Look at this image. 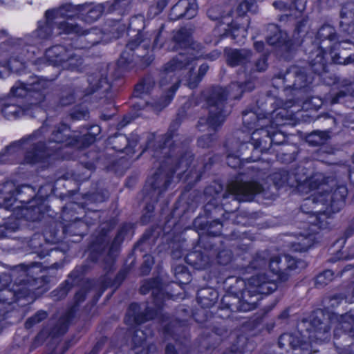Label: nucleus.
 <instances>
[{
    "label": "nucleus",
    "mask_w": 354,
    "mask_h": 354,
    "mask_svg": "<svg viewBox=\"0 0 354 354\" xmlns=\"http://www.w3.org/2000/svg\"><path fill=\"white\" fill-rule=\"evenodd\" d=\"M305 0H279L273 2V6L280 11L302 13L306 9Z\"/></svg>",
    "instance_id": "3c124183"
},
{
    "label": "nucleus",
    "mask_w": 354,
    "mask_h": 354,
    "mask_svg": "<svg viewBox=\"0 0 354 354\" xmlns=\"http://www.w3.org/2000/svg\"><path fill=\"white\" fill-rule=\"evenodd\" d=\"M106 13L111 14L118 12L121 15H124L131 9V0H113L106 1Z\"/></svg>",
    "instance_id": "4d7b16f0"
},
{
    "label": "nucleus",
    "mask_w": 354,
    "mask_h": 354,
    "mask_svg": "<svg viewBox=\"0 0 354 354\" xmlns=\"http://www.w3.org/2000/svg\"><path fill=\"white\" fill-rule=\"evenodd\" d=\"M278 346L292 354H312V345L299 334L283 333L278 338Z\"/></svg>",
    "instance_id": "a878e982"
},
{
    "label": "nucleus",
    "mask_w": 354,
    "mask_h": 354,
    "mask_svg": "<svg viewBox=\"0 0 354 354\" xmlns=\"http://www.w3.org/2000/svg\"><path fill=\"white\" fill-rule=\"evenodd\" d=\"M136 265V259L131 261L128 265H124L113 279L115 284V290L121 286L125 279L128 277Z\"/></svg>",
    "instance_id": "680f3d73"
},
{
    "label": "nucleus",
    "mask_w": 354,
    "mask_h": 354,
    "mask_svg": "<svg viewBox=\"0 0 354 354\" xmlns=\"http://www.w3.org/2000/svg\"><path fill=\"white\" fill-rule=\"evenodd\" d=\"M136 224L130 221L122 222L118 228L113 239L109 243V255L114 252H120L122 245L129 234L134 235Z\"/></svg>",
    "instance_id": "2f4dec72"
},
{
    "label": "nucleus",
    "mask_w": 354,
    "mask_h": 354,
    "mask_svg": "<svg viewBox=\"0 0 354 354\" xmlns=\"http://www.w3.org/2000/svg\"><path fill=\"white\" fill-rule=\"evenodd\" d=\"M196 59V57L192 53H179L163 65L162 71L167 75L182 71L187 68Z\"/></svg>",
    "instance_id": "72a5a7b5"
},
{
    "label": "nucleus",
    "mask_w": 354,
    "mask_h": 354,
    "mask_svg": "<svg viewBox=\"0 0 354 354\" xmlns=\"http://www.w3.org/2000/svg\"><path fill=\"white\" fill-rule=\"evenodd\" d=\"M78 132L82 135H72L71 125L60 122L54 125L50 136L45 141L48 145L56 144L62 151L63 149L82 150L95 142L101 133V127L95 124L82 125L78 128Z\"/></svg>",
    "instance_id": "1a4fd4ad"
},
{
    "label": "nucleus",
    "mask_w": 354,
    "mask_h": 354,
    "mask_svg": "<svg viewBox=\"0 0 354 354\" xmlns=\"http://www.w3.org/2000/svg\"><path fill=\"white\" fill-rule=\"evenodd\" d=\"M60 226L61 223L56 218H49L45 221L42 232H35L30 238L28 245L39 259H43L49 256L54 250L49 248L50 245L59 242Z\"/></svg>",
    "instance_id": "dca6fc26"
},
{
    "label": "nucleus",
    "mask_w": 354,
    "mask_h": 354,
    "mask_svg": "<svg viewBox=\"0 0 354 354\" xmlns=\"http://www.w3.org/2000/svg\"><path fill=\"white\" fill-rule=\"evenodd\" d=\"M69 327V324L59 318L57 322L48 329V333L53 338L59 337L68 332Z\"/></svg>",
    "instance_id": "338daca9"
},
{
    "label": "nucleus",
    "mask_w": 354,
    "mask_h": 354,
    "mask_svg": "<svg viewBox=\"0 0 354 354\" xmlns=\"http://www.w3.org/2000/svg\"><path fill=\"white\" fill-rule=\"evenodd\" d=\"M277 276L272 277L266 273H258L252 275L247 280L244 279V284H235L229 295L222 297L216 317L223 322L234 318V312H248L256 309L259 301L274 292L278 288Z\"/></svg>",
    "instance_id": "423d86ee"
},
{
    "label": "nucleus",
    "mask_w": 354,
    "mask_h": 354,
    "mask_svg": "<svg viewBox=\"0 0 354 354\" xmlns=\"http://www.w3.org/2000/svg\"><path fill=\"white\" fill-rule=\"evenodd\" d=\"M145 20L142 15H138L130 18L127 32H136V35L127 42L125 49L121 53L116 62L115 74L118 77L131 70H144L149 67L154 60V55L149 52L160 50L165 44V39L162 36L165 26L153 30L149 36H145Z\"/></svg>",
    "instance_id": "20e7f679"
},
{
    "label": "nucleus",
    "mask_w": 354,
    "mask_h": 354,
    "mask_svg": "<svg viewBox=\"0 0 354 354\" xmlns=\"http://www.w3.org/2000/svg\"><path fill=\"white\" fill-rule=\"evenodd\" d=\"M354 234V216L349 221L348 225L344 232L342 237L339 238L334 243V246L339 247L335 256L328 259L329 262L334 263L342 259H348L350 256L354 257V244L349 248L348 254H344L342 250L346 240Z\"/></svg>",
    "instance_id": "f704fd0d"
},
{
    "label": "nucleus",
    "mask_w": 354,
    "mask_h": 354,
    "mask_svg": "<svg viewBox=\"0 0 354 354\" xmlns=\"http://www.w3.org/2000/svg\"><path fill=\"white\" fill-rule=\"evenodd\" d=\"M211 206V203L205 204L203 207L204 214H200L192 223L193 227L198 234L196 247L204 250H214L217 243L215 239L221 240L226 235L222 233L223 222L219 218L212 220Z\"/></svg>",
    "instance_id": "ddd939ff"
},
{
    "label": "nucleus",
    "mask_w": 354,
    "mask_h": 354,
    "mask_svg": "<svg viewBox=\"0 0 354 354\" xmlns=\"http://www.w3.org/2000/svg\"><path fill=\"white\" fill-rule=\"evenodd\" d=\"M50 337L48 329L46 327L42 328L32 339L30 345L29 351L30 352L35 350L37 348L42 346L48 337Z\"/></svg>",
    "instance_id": "774afa93"
},
{
    "label": "nucleus",
    "mask_w": 354,
    "mask_h": 354,
    "mask_svg": "<svg viewBox=\"0 0 354 354\" xmlns=\"http://www.w3.org/2000/svg\"><path fill=\"white\" fill-rule=\"evenodd\" d=\"M205 281L207 285L199 288L196 292L197 303L203 309L210 308L217 302L219 297L217 288H223L222 284L214 286Z\"/></svg>",
    "instance_id": "7c9ffc66"
},
{
    "label": "nucleus",
    "mask_w": 354,
    "mask_h": 354,
    "mask_svg": "<svg viewBox=\"0 0 354 354\" xmlns=\"http://www.w3.org/2000/svg\"><path fill=\"white\" fill-rule=\"evenodd\" d=\"M86 8L82 13V19L86 23L91 24L98 20L104 12L106 13V2L95 6L92 3H84Z\"/></svg>",
    "instance_id": "49530a36"
},
{
    "label": "nucleus",
    "mask_w": 354,
    "mask_h": 354,
    "mask_svg": "<svg viewBox=\"0 0 354 354\" xmlns=\"http://www.w3.org/2000/svg\"><path fill=\"white\" fill-rule=\"evenodd\" d=\"M267 30L270 32L266 37L267 44L275 50L283 54H290L295 50L296 44L294 39L290 38L286 31L275 24H270Z\"/></svg>",
    "instance_id": "412c9836"
},
{
    "label": "nucleus",
    "mask_w": 354,
    "mask_h": 354,
    "mask_svg": "<svg viewBox=\"0 0 354 354\" xmlns=\"http://www.w3.org/2000/svg\"><path fill=\"white\" fill-rule=\"evenodd\" d=\"M316 57L309 61L311 71L318 76L328 71V64L347 65L354 62V41L338 38L328 48L319 46Z\"/></svg>",
    "instance_id": "9b49d317"
},
{
    "label": "nucleus",
    "mask_w": 354,
    "mask_h": 354,
    "mask_svg": "<svg viewBox=\"0 0 354 354\" xmlns=\"http://www.w3.org/2000/svg\"><path fill=\"white\" fill-rule=\"evenodd\" d=\"M329 138V131L315 130L307 134L306 141L310 146L319 147L324 144Z\"/></svg>",
    "instance_id": "bf43d9fd"
},
{
    "label": "nucleus",
    "mask_w": 354,
    "mask_h": 354,
    "mask_svg": "<svg viewBox=\"0 0 354 354\" xmlns=\"http://www.w3.org/2000/svg\"><path fill=\"white\" fill-rule=\"evenodd\" d=\"M338 38V34L336 32L335 27L328 24H324L317 30L315 40L317 41L315 48L311 50L308 57L309 61L316 57V50L319 46H322V43L328 40L332 44Z\"/></svg>",
    "instance_id": "4c0bfd02"
},
{
    "label": "nucleus",
    "mask_w": 354,
    "mask_h": 354,
    "mask_svg": "<svg viewBox=\"0 0 354 354\" xmlns=\"http://www.w3.org/2000/svg\"><path fill=\"white\" fill-rule=\"evenodd\" d=\"M227 65L230 67L245 65L250 62L252 53L249 50L229 48L225 50Z\"/></svg>",
    "instance_id": "58836bf2"
},
{
    "label": "nucleus",
    "mask_w": 354,
    "mask_h": 354,
    "mask_svg": "<svg viewBox=\"0 0 354 354\" xmlns=\"http://www.w3.org/2000/svg\"><path fill=\"white\" fill-rule=\"evenodd\" d=\"M73 209L75 207H63L62 214L59 216V218H62V220L57 219L61 223L60 229L62 230L64 238L77 236L82 239L88 234L90 227L82 218L71 215V218L68 221L66 218Z\"/></svg>",
    "instance_id": "5701e85b"
},
{
    "label": "nucleus",
    "mask_w": 354,
    "mask_h": 354,
    "mask_svg": "<svg viewBox=\"0 0 354 354\" xmlns=\"http://www.w3.org/2000/svg\"><path fill=\"white\" fill-rule=\"evenodd\" d=\"M86 7V4L74 5L71 2L64 3L59 8L60 16L68 20L73 19L77 15H80L85 10Z\"/></svg>",
    "instance_id": "864d4df0"
},
{
    "label": "nucleus",
    "mask_w": 354,
    "mask_h": 354,
    "mask_svg": "<svg viewBox=\"0 0 354 354\" xmlns=\"http://www.w3.org/2000/svg\"><path fill=\"white\" fill-rule=\"evenodd\" d=\"M71 205L72 207L77 206L83 209L84 214L82 218L89 227L95 225L101 217V212L100 210L88 209L86 203H73Z\"/></svg>",
    "instance_id": "6e6d98bb"
},
{
    "label": "nucleus",
    "mask_w": 354,
    "mask_h": 354,
    "mask_svg": "<svg viewBox=\"0 0 354 354\" xmlns=\"http://www.w3.org/2000/svg\"><path fill=\"white\" fill-rule=\"evenodd\" d=\"M272 257L269 258L267 251H258L247 266H238L236 270L239 274L245 275L254 271L269 269V263Z\"/></svg>",
    "instance_id": "473e14b6"
},
{
    "label": "nucleus",
    "mask_w": 354,
    "mask_h": 354,
    "mask_svg": "<svg viewBox=\"0 0 354 354\" xmlns=\"http://www.w3.org/2000/svg\"><path fill=\"white\" fill-rule=\"evenodd\" d=\"M1 113L3 118L8 120H15L23 116L32 118L31 107L27 108L25 104L18 105L15 103H5L2 105Z\"/></svg>",
    "instance_id": "ea45409f"
},
{
    "label": "nucleus",
    "mask_w": 354,
    "mask_h": 354,
    "mask_svg": "<svg viewBox=\"0 0 354 354\" xmlns=\"http://www.w3.org/2000/svg\"><path fill=\"white\" fill-rule=\"evenodd\" d=\"M310 336L317 344L330 343L334 326L333 346L337 354H354V310L339 315L327 308L318 309L310 322Z\"/></svg>",
    "instance_id": "39448f33"
},
{
    "label": "nucleus",
    "mask_w": 354,
    "mask_h": 354,
    "mask_svg": "<svg viewBox=\"0 0 354 354\" xmlns=\"http://www.w3.org/2000/svg\"><path fill=\"white\" fill-rule=\"evenodd\" d=\"M174 272L176 283L182 290H185V286L192 280L191 272L186 266L179 264L174 267Z\"/></svg>",
    "instance_id": "603ef678"
},
{
    "label": "nucleus",
    "mask_w": 354,
    "mask_h": 354,
    "mask_svg": "<svg viewBox=\"0 0 354 354\" xmlns=\"http://www.w3.org/2000/svg\"><path fill=\"white\" fill-rule=\"evenodd\" d=\"M48 86L49 81L47 79L37 77L35 81L29 84L19 80L10 88V95L12 97L24 100L26 107H31L32 118H37L40 114L44 117L43 125L41 127L20 140L22 144L36 140L44 136V125L48 117L46 111L41 106V103L44 102L46 97Z\"/></svg>",
    "instance_id": "6e6552de"
},
{
    "label": "nucleus",
    "mask_w": 354,
    "mask_h": 354,
    "mask_svg": "<svg viewBox=\"0 0 354 354\" xmlns=\"http://www.w3.org/2000/svg\"><path fill=\"white\" fill-rule=\"evenodd\" d=\"M160 237L162 241L166 242L167 249L170 250V254L174 259H180L183 257L185 254L186 240L173 228L167 230L166 224L163 227L156 224L147 228L134 243L133 249L135 251L144 252L151 241L155 243Z\"/></svg>",
    "instance_id": "f8f14e48"
},
{
    "label": "nucleus",
    "mask_w": 354,
    "mask_h": 354,
    "mask_svg": "<svg viewBox=\"0 0 354 354\" xmlns=\"http://www.w3.org/2000/svg\"><path fill=\"white\" fill-rule=\"evenodd\" d=\"M151 291L152 302L155 307L159 309H163L165 299L173 297L165 291L162 279L159 276L148 278L142 281L139 288V293L146 295Z\"/></svg>",
    "instance_id": "4be33fe9"
},
{
    "label": "nucleus",
    "mask_w": 354,
    "mask_h": 354,
    "mask_svg": "<svg viewBox=\"0 0 354 354\" xmlns=\"http://www.w3.org/2000/svg\"><path fill=\"white\" fill-rule=\"evenodd\" d=\"M255 348V344L251 337L246 334L237 335L230 348L225 349L222 354H245L252 352Z\"/></svg>",
    "instance_id": "e433bc0d"
},
{
    "label": "nucleus",
    "mask_w": 354,
    "mask_h": 354,
    "mask_svg": "<svg viewBox=\"0 0 354 354\" xmlns=\"http://www.w3.org/2000/svg\"><path fill=\"white\" fill-rule=\"evenodd\" d=\"M274 78L282 81L283 91L286 95L289 93L295 95V91L306 88L311 83L306 68L297 65H291L286 72H279Z\"/></svg>",
    "instance_id": "f3484780"
},
{
    "label": "nucleus",
    "mask_w": 354,
    "mask_h": 354,
    "mask_svg": "<svg viewBox=\"0 0 354 354\" xmlns=\"http://www.w3.org/2000/svg\"><path fill=\"white\" fill-rule=\"evenodd\" d=\"M184 113L180 111L172 120L167 132L160 135L156 140L153 138H148L142 152L152 149L154 152L162 151L168 147V152L156 171L149 176L142 189L143 199L146 201L139 223L145 226L152 221L155 216L157 203L162 194L171 185L176 171L179 169L187 171L192 165L194 154L187 149L175 153L176 144L174 140L182 123Z\"/></svg>",
    "instance_id": "f257e3e1"
},
{
    "label": "nucleus",
    "mask_w": 354,
    "mask_h": 354,
    "mask_svg": "<svg viewBox=\"0 0 354 354\" xmlns=\"http://www.w3.org/2000/svg\"><path fill=\"white\" fill-rule=\"evenodd\" d=\"M146 343L145 338H138L137 334H133L131 339V349L140 350L136 351V354H152L156 350V347L153 344H149L147 346L143 344Z\"/></svg>",
    "instance_id": "13d9d810"
},
{
    "label": "nucleus",
    "mask_w": 354,
    "mask_h": 354,
    "mask_svg": "<svg viewBox=\"0 0 354 354\" xmlns=\"http://www.w3.org/2000/svg\"><path fill=\"white\" fill-rule=\"evenodd\" d=\"M91 267L87 263L77 265L69 272L67 279L63 281L51 292V297L55 301L65 299L74 286H80L84 279V276L90 271Z\"/></svg>",
    "instance_id": "aec40b11"
},
{
    "label": "nucleus",
    "mask_w": 354,
    "mask_h": 354,
    "mask_svg": "<svg viewBox=\"0 0 354 354\" xmlns=\"http://www.w3.org/2000/svg\"><path fill=\"white\" fill-rule=\"evenodd\" d=\"M88 87L86 90V95H92L99 93L104 97H107L111 91L113 84L109 80L107 75L99 73H93L88 77Z\"/></svg>",
    "instance_id": "c756f323"
},
{
    "label": "nucleus",
    "mask_w": 354,
    "mask_h": 354,
    "mask_svg": "<svg viewBox=\"0 0 354 354\" xmlns=\"http://www.w3.org/2000/svg\"><path fill=\"white\" fill-rule=\"evenodd\" d=\"M56 28L59 35H73L77 37L86 36L91 32L88 29H84L78 24H72L66 21L57 23Z\"/></svg>",
    "instance_id": "09e8293b"
},
{
    "label": "nucleus",
    "mask_w": 354,
    "mask_h": 354,
    "mask_svg": "<svg viewBox=\"0 0 354 354\" xmlns=\"http://www.w3.org/2000/svg\"><path fill=\"white\" fill-rule=\"evenodd\" d=\"M48 317V313L45 310H39L32 316L29 317L24 323V327L27 330L32 328L37 324L46 320Z\"/></svg>",
    "instance_id": "0e129e2a"
},
{
    "label": "nucleus",
    "mask_w": 354,
    "mask_h": 354,
    "mask_svg": "<svg viewBox=\"0 0 354 354\" xmlns=\"http://www.w3.org/2000/svg\"><path fill=\"white\" fill-rule=\"evenodd\" d=\"M347 195L346 185H339L333 190L316 192L304 198L299 215L302 220L299 227L304 229L301 242L291 243L290 250L304 252L313 247L319 232L329 227L328 219L344 207Z\"/></svg>",
    "instance_id": "f03ea898"
},
{
    "label": "nucleus",
    "mask_w": 354,
    "mask_h": 354,
    "mask_svg": "<svg viewBox=\"0 0 354 354\" xmlns=\"http://www.w3.org/2000/svg\"><path fill=\"white\" fill-rule=\"evenodd\" d=\"M247 236L245 232L233 230L228 235L218 240L219 245L216 243L212 251L216 252L215 263H212L210 257L204 252L198 250L189 251L185 256L187 264L198 270H206L203 275L204 280H207L211 285L222 284L225 290V295H229L234 288L235 284H244V279L231 274L230 264L234 260V253L231 248L241 250L244 252L249 250L250 244L241 242ZM211 252V250H207Z\"/></svg>",
    "instance_id": "7ed1b4c3"
},
{
    "label": "nucleus",
    "mask_w": 354,
    "mask_h": 354,
    "mask_svg": "<svg viewBox=\"0 0 354 354\" xmlns=\"http://www.w3.org/2000/svg\"><path fill=\"white\" fill-rule=\"evenodd\" d=\"M349 268L348 266L344 267L337 272H334L332 270L326 269L317 274L314 279L315 287L316 288H322L328 285L336 277H342L343 274L348 271Z\"/></svg>",
    "instance_id": "de8ad7c7"
},
{
    "label": "nucleus",
    "mask_w": 354,
    "mask_h": 354,
    "mask_svg": "<svg viewBox=\"0 0 354 354\" xmlns=\"http://www.w3.org/2000/svg\"><path fill=\"white\" fill-rule=\"evenodd\" d=\"M279 108L271 112L259 113L252 109L242 111L243 131L251 134V144L255 149H260L261 153H269L270 148L287 142V135L279 129V125L274 122L288 120V111L285 109L278 111Z\"/></svg>",
    "instance_id": "0eeeda50"
},
{
    "label": "nucleus",
    "mask_w": 354,
    "mask_h": 354,
    "mask_svg": "<svg viewBox=\"0 0 354 354\" xmlns=\"http://www.w3.org/2000/svg\"><path fill=\"white\" fill-rule=\"evenodd\" d=\"M24 40L9 35L5 29L0 30V53H9L24 46Z\"/></svg>",
    "instance_id": "c03bdc74"
},
{
    "label": "nucleus",
    "mask_w": 354,
    "mask_h": 354,
    "mask_svg": "<svg viewBox=\"0 0 354 354\" xmlns=\"http://www.w3.org/2000/svg\"><path fill=\"white\" fill-rule=\"evenodd\" d=\"M180 84L181 80L178 78V80L165 91L164 95L151 104L152 108L156 111H161L168 106L174 100Z\"/></svg>",
    "instance_id": "37998d69"
},
{
    "label": "nucleus",
    "mask_w": 354,
    "mask_h": 354,
    "mask_svg": "<svg viewBox=\"0 0 354 354\" xmlns=\"http://www.w3.org/2000/svg\"><path fill=\"white\" fill-rule=\"evenodd\" d=\"M162 333L166 337L174 339L182 348H189L191 346L190 327L185 320L177 319L165 324Z\"/></svg>",
    "instance_id": "b1692460"
},
{
    "label": "nucleus",
    "mask_w": 354,
    "mask_h": 354,
    "mask_svg": "<svg viewBox=\"0 0 354 354\" xmlns=\"http://www.w3.org/2000/svg\"><path fill=\"white\" fill-rule=\"evenodd\" d=\"M77 97V92L74 87L68 85L62 86L56 102L57 108L73 105L75 103Z\"/></svg>",
    "instance_id": "8fccbe9b"
},
{
    "label": "nucleus",
    "mask_w": 354,
    "mask_h": 354,
    "mask_svg": "<svg viewBox=\"0 0 354 354\" xmlns=\"http://www.w3.org/2000/svg\"><path fill=\"white\" fill-rule=\"evenodd\" d=\"M109 139L115 151L133 154L140 142V136L135 131H132L129 136L116 133Z\"/></svg>",
    "instance_id": "cd10ccee"
},
{
    "label": "nucleus",
    "mask_w": 354,
    "mask_h": 354,
    "mask_svg": "<svg viewBox=\"0 0 354 354\" xmlns=\"http://www.w3.org/2000/svg\"><path fill=\"white\" fill-rule=\"evenodd\" d=\"M198 12V6L189 0H179L172 6L169 13L170 21H176L180 19H192Z\"/></svg>",
    "instance_id": "c85d7f7f"
},
{
    "label": "nucleus",
    "mask_w": 354,
    "mask_h": 354,
    "mask_svg": "<svg viewBox=\"0 0 354 354\" xmlns=\"http://www.w3.org/2000/svg\"><path fill=\"white\" fill-rule=\"evenodd\" d=\"M301 260L295 258L290 254L274 256L269 263V271L280 281L288 280V271L295 270L301 263Z\"/></svg>",
    "instance_id": "393cba45"
},
{
    "label": "nucleus",
    "mask_w": 354,
    "mask_h": 354,
    "mask_svg": "<svg viewBox=\"0 0 354 354\" xmlns=\"http://www.w3.org/2000/svg\"><path fill=\"white\" fill-rule=\"evenodd\" d=\"M171 40L174 44L173 47L174 51L178 49L187 50L191 48L193 45L192 32L186 27L183 26L174 31Z\"/></svg>",
    "instance_id": "a19ab883"
},
{
    "label": "nucleus",
    "mask_w": 354,
    "mask_h": 354,
    "mask_svg": "<svg viewBox=\"0 0 354 354\" xmlns=\"http://www.w3.org/2000/svg\"><path fill=\"white\" fill-rule=\"evenodd\" d=\"M26 198L27 202L14 211L16 215L1 218L0 239L9 238L12 234L17 232L22 220L30 222L41 221L49 212L50 207L45 205V200L42 196H37L35 188L34 195L31 196L27 193Z\"/></svg>",
    "instance_id": "9d476101"
},
{
    "label": "nucleus",
    "mask_w": 354,
    "mask_h": 354,
    "mask_svg": "<svg viewBox=\"0 0 354 354\" xmlns=\"http://www.w3.org/2000/svg\"><path fill=\"white\" fill-rule=\"evenodd\" d=\"M154 86V82L150 78H142L134 86L133 95L142 100V95L149 94Z\"/></svg>",
    "instance_id": "052dcab7"
},
{
    "label": "nucleus",
    "mask_w": 354,
    "mask_h": 354,
    "mask_svg": "<svg viewBox=\"0 0 354 354\" xmlns=\"http://www.w3.org/2000/svg\"><path fill=\"white\" fill-rule=\"evenodd\" d=\"M55 27L56 26L50 24L48 21H38L37 28L32 32V37L38 39L41 42L48 40L53 36Z\"/></svg>",
    "instance_id": "5fc2aeb1"
},
{
    "label": "nucleus",
    "mask_w": 354,
    "mask_h": 354,
    "mask_svg": "<svg viewBox=\"0 0 354 354\" xmlns=\"http://www.w3.org/2000/svg\"><path fill=\"white\" fill-rule=\"evenodd\" d=\"M348 3L342 5L340 10V30L354 39V9L348 8Z\"/></svg>",
    "instance_id": "79ce46f5"
},
{
    "label": "nucleus",
    "mask_w": 354,
    "mask_h": 354,
    "mask_svg": "<svg viewBox=\"0 0 354 354\" xmlns=\"http://www.w3.org/2000/svg\"><path fill=\"white\" fill-rule=\"evenodd\" d=\"M18 58L19 57L15 58L10 57L6 60L0 61V77H4L15 71L17 72L18 70L15 69L12 65L13 62H19L21 66H24V62L19 61Z\"/></svg>",
    "instance_id": "69168bd1"
},
{
    "label": "nucleus",
    "mask_w": 354,
    "mask_h": 354,
    "mask_svg": "<svg viewBox=\"0 0 354 354\" xmlns=\"http://www.w3.org/2000/svg\"><path fill=\"white\" fill-rule=\"evenodd\" d=\"M83 63V58L71 50L69 53L68 59L66 60L62 67L71 71H80L82 68Z\"/></svg>",
    "instance_id": "e2e57ef3"
},
{
    "label": "nucleus",
    "mask_w": 354,
    "mask_h": 354,
    "mask_svg": "<svg viewBox=\"0 0 354 354\" xmlns=\"http://www.w3.org/2000/svg\"><path fill=\"white\" fill-rule=\"evenodd\" d=\"M72 50L62 44H55L48 48L44 53V57L50 65L62 66L69 57Z\"/></svg>",
    "instance_id": "c9c22d12"
},
{
    "label": "nucleus",
    "mask_w": 354,
    "mask_h": 354,
    "mask_svg": "<svg viewBox=\"0 0 354 354\" xmlns=\"http://www.w3.org/2000/svg\"><path fill=\"white\" fill-rule=\"evenodd\" d=\"M263 190L262 185L257 180L244 181L236 177L230 183L223 194V199L232 198L233 201H251Z\"/></svg>",
    "instance_id": "a211bd4d"
},
{
    "label": "nucleus",
    "mask_w": 354,
    "mask_h": 354,
    "mask_svg": "<svg viewBox=\"0 0 354 354\" xmlns=\"http://www.w3.org/2000/svg\"><path fill=\"white\" fill-rule=\"evenodd\" d=\"M111 231L105 226L101 227L96 235L88 243V254L86 261L97 263L109 248L107 239Z\"/></svg>",
    "instance_id": "bb28decb"
},
{
    "label": "nucleus",
    "mask_w": 354,
    "mask_h": 354,
    "mask_svg": "<svg viewBox=\"0 0 354 354\" xmlns=\"http://www.w3.org/2000/svg\"><path fill=\"white\" fill-rule=\"evenodd\" d=\"M257 9L256 0L241 1L236 9L237 17L223 28L224 32L220 35L221 39L230 37L235 43L243 41L248 35V28L250 23V19L246 14L248 12L255 13Z\"/></svg>",
    "instance_id": "2eb2a0df"
},
{
    "label": "nucleus",
    "mask_w": 354,
    "mask_h": 354,
    "mask_svg": "<svg viewBox=\"0 0 354 354\" xmlns=\"http://www.w3.org/2000/svg\"><path fill=\"white\" fill-rule=\"evenodd\" d=\"M274 186L277 190L283 187H293L294 182L292 179L295 178V174L290 173L286 169H279L273 172L270 176Z\"/></svg>",
    "instance_id": "a18cd8bd"
},
{
    "label": "nucleus",
    "mask_w": 354,
    "mask_h": 354,
    "mask_svg": "<svg viewBox=\"0 0 354 354\" xmlns=\"http://www.w3.org/2000/svg\"><path fill=\"white\" fill-rule=\"evenodd\" d=\"M62 157V149L48 146L45 140L34 143L31 148L24 153L22 165H36L49 163L51 160H57Z\"/></svg>",
    "instance_id": "6ab92c4d"
},
{
    "label": "nucleus",
    "mask_w": 354,
    "mask_h": 354,
    "mask_svg": "<svg viewBox=\"0 0 354 354\" xmlns=\"http://www.w3.org/2000/svg\"><path fill=\"white\" fill-rule=\"evenodd\" d=\"M227 101V93L221 86H212L205 97V102L209 107L207 118H200L197 127L201 129L207 124L208 127L217 131L226 120L225 106Z\"/></svg>",
    "instance_id": "4468645a"
}]
</instances>
